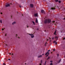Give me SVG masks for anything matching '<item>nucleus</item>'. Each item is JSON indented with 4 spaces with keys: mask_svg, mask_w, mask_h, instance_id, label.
I'll list each match as a JSON object with an SVG mask.
<instances>
[{
    "mask_svg": "<svg viewBox=\"0 0 65 65\" xmlns=\"http://www.w3.org/2000/svg\"><path fill=\"white\" fill-rule=\"evenodd\" d=\"M37 15H38V14H37V13H35L34 15L35 17H37Z\"/></svg>",
    "mask_w": 65,
    "mask_h": 65,
    "instance_id": "423d86ee",
    "label": "nucleus"
},
{
    "mask_svg": "<svg viewBox=\"0 0 65 65\" xmlns=\"http://www.w3.org/2000/svg\"><path fill=\"white\" fill-rule=\"evenodd\" d=\"M30 6L31 8H33V4H30Z\"/></svg>",
    "mask_w": 65,
    "mask_h": 65,
    "instance_id": "f257e3e1",
    "label": "nucleus"
},
{
    "mask_svg": "<svg viewBox=\"0 0 65 65\" xmlns=\"http://www.w3.org/2000/svg\"><path fill=\"white\" fill-rule=\"evenodd\" d=\"M55 39H56V40H58V37H57L56 36L55 37Z\"/></svg>",
    "mask_w": 65,
    "mask_h": 65,
    "instance_id": "6e6552de",
    "label": "nucleus"
},
{
    "mask_svg": "<svg viewBox=\"0 0 65 65\" xmlns=\"http://www.w3.org/2000/svg\"><path fill=\"white\" fill-rule=\"evenodd\" d=\"M2 30H4V29H3H3H2Z\"/></svg>",
    "mask_w": 65,
    "mask_h": 65,
    "instance_id": "f704fd0d",
    "label": "nucleus"
},
{
    "mask_svg": "<svg viewBox=\"0 0 65 65\" xmlns=\"http://www.w3.org/2000/svg\"><path fill=\"white\" fill-rule=\"evenodd\" d=\"M50 62H53V61H50Z\"/></svg>",
    "mask_w": 65,
    "mask_h": 65,
    "instance_id": "2f4dec72",
    "label": "nucleus"
},
{
    "mask_svg": "<svg viewBox=\"0 0 65 65\" xmlns=\"http://www.w3.org/2000/svg\"><path fill=\"white\" fill-rule=\"evenodd\" d=\"M19 6L20 7V8H21V6Z\"/></svg>",
    "mask_w": 65,
    "mask_h": 65,
    "instance_id": "7c9ffc66",
    "label": "nucleus"
},
{
    "mask_svg": "<svg viewBox=\"0 0 65 65\" xmlns=\"http://www.w3.org/2000/svg\"><path fill=\"white\" fill-rule=\"evenodd\" d=\"M42 57V55H41L39 56H38V58H41V57Z\"/></svg>",
    "mask_w": 65,
    "mask_h": 65,
    "instance_id": "1a4fd4ad",
    "label": "nucleus"
},
{
    "mask_svg": "<svg viewBox=\"0 0 65 65\" xmlns=\"http://www.w3.org/2000/svg\"><path fill=\"white\" fill-rule=\"evenodd\" d=\"M42 56H43V55H44V54H42Z\"/></svg>",
    "mask_w": 65,
    "mask_h": 65,
    "instance_id": "ea45409f",
    "label": "nucleus"
},
{
    "mask_svg": "<svg viewBox=\"0 0 65 65\" xmlns=\"http://www.w3.org/2000/svg\"><path fill=\"white\" fill-rule=\"evenodd\" d=\"M56 41H54L53 42L54 43H55L56 42Z\"/></svg>",
    "mask_w": 65,
    "mask_h": 65,
    "instance_id": "a878e982",
    "label": "nucleus"
},
{
    "mask_svg": "<svg viewBox=\"0 0 65 65\" xmlns=\"http://www.w3.org/2000/svg\"><path fill=\"white\" fill-rule=\"evenodd\" d=\"M46 44V43H45V44Z\"/></svg>",
    "mask_w": 65,
    "mask_h": 65,
    "instance_id": "4c0bfd02",
    "label": "nucleus"
},
{
    "mask_svg": "<svg viewBox=\"0 0 65 65\" xmlns=\"http://www.w3.org/2000/svg\"><path fill=\"white\" fill-rule=\"evenodd\" d=\"M50 40H51V39H50Z\"/></svg>",
    "mask_w": 65,
    "mask_h": 65,
    "instance_id": "4d7b16f0",
    "label": "nucleus"
},
{
    "mask_svg": "<svg viewBox=\"0 0 65 65\" xmlns=\"http://www.w3.org/2000/svg\"><path fill=\"white\" fill-rule=\"evenodd\" d=\"M8 60H10V59H8Z\"/></svg>",
    "mask_w": 65,
    "mask_h": 65,
    "instance_id": "473e14b6",
    "label": "nucleus"
},
{
    "mask_svg": "<svg viewBox=\"0 0 65 65\" xmlns=\"http://www.w3.org/2000/svg\"><path fill=\"white\" fill-rule=\"evenodd\" d=\"M47 40V41H48V40Z\"/></svg>",
    "mask_w": 65,
    "mask_h": 65,
    "instance_id": "13d9d810",
    "label": "nucleus"
},
{
    "mask_svg": "<svg viewBox=\"0 0 65 65\" xmlns=\"http://www.w3.org/2000/svg\"><path fill=\"white\" fill-rule=\"evenodd\" d=\"M50 50H48L47 52H50Z\"/></svg>",
    "mask_w": 65,
    "mask_h": 65,
    "instance_id": "c85d7f7f",
    "label": "nucleus"
},
{
    "mask_svg": "<svg viewBox=\"0 0 65 65\" xmlns=\"http://www.w3.org/2000/svg\"><path fill=\"white\" fill-rule=\"evenodd\" d=\"M42 60H41V64H42Z\"/></svg>",
    "mask_w": 65,
    "mask_h": 65,
    "instance_id": "aec40b11",
    "label": "nucleus"
},
{
    "mask_svg": "<svg viewBox=\"0 0 65 65\" xmlns=\"http://www.w3.org/2000/svg\"><path fill=\"white\" fill-rule=\"evenodd\" d=\"M41 13H43V12H44V10H41Z\"/></svg>",
    "mask_w": 65,
    "mask_h": 65,
    "instance_id": "0eeeda50",
    "label": "nucleus"
},
{
    "mask_svg": "<svg viewBox=\"0 0 65 65\" xmlns=\"http://www.w3.org/2000/svg\"><path fill=\"white\" fill-rule=\"evenodd\" d=\"M0 22H1V23H2V20H0Z\"/></svg>",
    "mask_w": 65,
    "mask_h": 65,
    "instance_id": "b1692460",
    "label": "nucleus"
},
{
    "mask_svg": "<svg viewBox=\"0 0 65 65\" xmlns=\"http://www.w3.org/2000/svg\"><path fill=\"white\" fill-rule=\"evenodd\" d=\"M59 54H57V57H59Z\"/></svg>",
    "mask_w": 65,
    "mask_h": 65,
    "instance_id": "393cba45",
    "label": "nucleus"
},
{
    "mask_svg": "<svg viewBox=\"0 0 65 65\" xmlns=\"http://www.w3.org/2000/svg\"><path fill=\"white\" fill-rule=\"evenodd\" d=\"M51 54H52V52H51Z\"/></svg>",
    "mask_w": 65,
    "mask_h": 65,
    "instance_id": "5fc2aeb1",
    "label": "nucleus"
},
{
    "mask_svg": "<svg viewBox=\"0 0 65 65\" xmlns=\"http://www.w3.org/2000/svg\"><path fill=\"white\" fill-rule=\"evenodd\" d=\"M39 65H41V64H40Z\"/></svg>",
    "mask_w": 65,
    "mask_h": 65,
    "instance_id": "79ce46f5",
    "label": "nucleus"
},
{
    "mask_svg": "<svg viewBox=\"0 0 65 65\" xmlns=\"http://www.w3.org/2000/svg\"><path fill=\"white\" fill-rule=\"evenodd\" d=\"M61 1H58V2L59 3H61Z\"/></svg>",
    "mask_w": 65,
    "mask_h": 65,
    "instance_id": "412c9836",
    "label": "nucleus"
},
{
    "mask_svg": "<svg viewBox=\"0 0 65 65\" xmlns=\"http://www.w3.org/2000/svg\"><path fill=\"white\" fill-rule=\"evenodd\" d=\"M54 37H53V38H52V39L53 40V39H54Z\"/></svg>",
    "mask_w": 65,
    "mask_h": 65,
    "instance_id": "72a5a7b5",
    "label": "nucleus"
},
{
    "mask_svg": "<svg viewBox=\"0 0 65 65\" xmlns=\"http://www.w3.org/2000/svg\"><path fill=\"white\" fill-rule=\"evenodd\" d=\"M15 22H14L13 23H12V25H14V24H15Z\"/></svg>",
    "mask_w": 65,
    "mask_h": 65,
    "instance_id": "ddd939ff",
    "label": "nucleus"
},
{
    "mask_svg": "<svg viewBox=\"0 0 65 65\" xmlns=\"http://www.w3.org/2000/svg\"><path fill=\"white\" fill-rule=\"evenodd\" d=\"M47 23V19L45 20L44 21V23L45 24H46Z\"/></svg>",
    "mask_w": 65,
    "mask_h": 65,
    "instance_id": "20e7f679",
    "label": "nucleus"
},
{
    "mask_svg": "<svg viewBox=\"0 0 65 65\" xmlns=\"http://www.w3.org/2000/svg\"><path fill=\"white\" fill-rule=\"evenodd\" d=\"M63 20H65V18H63Z\"/></svg>",
    "mask_w": 65,
    "mask_h": 65,
    "instance_id": "58836bf2",
    "label": "nucleus"
},
{
    "mask_svg": "<svg viewBox=\"0 0 65 65\" xmlns=\"http://www.w3.org/2000/svg\"><path fill=\"white\" fill-rule=\"evenodd\" d=\"M49 28H50V27H49Z\"/></svg>",
    "mask_w": 65,
    "mask_h": 65,
    "instance_id": "bf43d9fd",
    "label": "nucleus"
},
{
    "mask_svg": "<svg viewBox=\"0 0 65 65\" xmlns=\"http://www.w3.org/2000/svg\"><path fill=\"white\" fill-rule=\"evenodd\" d=\"M11 4H12L11 3Z\"/></svg>",
    "mask_w": 65,
    "mask_h": 65,
    "instance_id": "6e6d98bb",
    "label": "nucleus"
},
{
    "mask_svg": "<svg viewBox=\"0 0 65 65\" xmlns=\"http://www.w3.org/2000/svg\"><path fill=\"white\" fill-rule=\"evenodd\" d=\"M53 65V63H51L50 64V65Z\"/></svg>",
    "mask_w": 65,
    "mask_h": 65,
    "instance_id": "5701e85b",
    "label": "nucleus"
},
{
    "mask_svg": "<svg viewBox=\"0 0 65 65\" xmlns=\"http://www.w3.org/2000/svg\"><path fill=\"white\" fill-rule=\"evenodd\" d=\"M49 54H50V53L48 52H47L45 54V55H47L46 56V57H47L48 56V55H49Z\"/></svg>",
    "mask_w": 65,
    "mask_h": 65,
    "instance_id": "39448f33",
    "label": "nucleus"
},
{
    "mask_svg": "<svg viewBox=\"0 0 65 65\" xmlns=\"http://www.w3.org/2000/svg\"><path fill=\"white\" fill-rule=\"evenodd\" d=\"M16 36H18V35H16Z\"/></svg>",
    "mask_w": 65,
    "mask_h": 65,
    "instance_id": "603ef678",
    "label": "nucleus"
},
{
    "mask_svg": "<svg viewBox=\"0 0 65 65\" xmlns=\"http://www.w3.org/2000/svg\"><path fill=\"white\" fill-rule=\"evenodd\" d=\"M22 16H23V14H22Z\"/></svg>",
    "mask_w": 65,
    "mask_h": 65,
    "instance_id": "de8ad7c7",
    "label": "nucleus"
},
{
    "mask_svg": "<svg viewBox=\"0 0 65 65\" xmlns=\"http://www.w3.org/2000/svg\"><path fill=\"white\" fill-rule=\"evenodd\" d=\"M27 27H29V26H27Z\"/></svg>",
    "mask_w": 65,
    "mask_h": 65,
    "instance_id": "a19ab883",
    "label": "nucleus"
},
{
    "mask_svg": "<svg viewBox=\"0 0 65 65\" xmlns=\"http://www.w3.org/2000/svg\"><path fill=\"white\" fill-rule=\"evenodd\" d=\"M10 55H11V53H10Z\"/></svg>",
    "mask_w": 65,
    "mask_h": 65,
    "instance_id": "8fccbe9b",
    "label": "nucleus"
},
{
    "mask_svg": "<svg viewBox=\"0 0 65 65\" xmlns=\"http://www.w3.org/2000/svg\"><path fill=\"white\" fill-rule=\"evenodd\" d=\"M25 64H26V63H25Z\"/></svg>",
    "mask_w": 65,
    "mask_h": 65,
    "instance_id": "3c124183",
    "label": "nucleus"
},
{
    "mask_svg": "<svg viewBox=\"0 0 65 65\" xmlns=\"http://www.w3.org/2000/svg\"><path fill=\"white\" fill-rule=\"evenodd\" d=\"M9 6H10V4H8L5 5V7H9Z\"/></svg>",
    "mask_w": 65,
    "mask_h": 65,
    "instance_id": "7ed1b4c3",
    "label": "nucleus"
},
{
    "mask_svg": "<svg viewBox=\"0 0 65 65\" xmlns=\"http://www.w3.org/2000/svg\"><path fill=\"white\" fill-rule=\"evenodd\" d=\"M61 59H60V60H59L58 62V63H60V62H61Z\"/></svg>",
    "mask_w": 65,
    "mask_h": 65,
    "instance_id": "f8f14e48",
    "label": "nucleus"
},
{
    "mask_svg": "<svg viewBox=\"0 0 65 65\" xmlns=\"http://www.w3.org/2000/svg\"><path fill=\"white\" fill-rule=\"evenodd\" d=\"M29 35H30V36H33V34H29Z\"/></svg>",
    "mask_w": 65,
    "mask_h": 65,
    "instance_id": "9d476101",
    "label": "nucleus"
},
{
    "mask_svg": "<svg viewBox=\"0 0 65 65\" xmlns=\"http://www.w3.org/2000/svg\"><path fill=\"white\" fill-rule=\"evenodd\" d=\"M3 65H6V64H5V63H3Z\"/></svg>",
    "mask_w": 65,
    "mask_h": 65,
    "instance_id": "bb28decb",
    "label": "nucleus"
},
{
    "mask_svg": "<svg viewBox=\"0 0 65 65\" xmlns=\"http://www.w3.org/2000/svg\"><path fill=\"white\" fill-rule=\"evenodd\" d=\"M49 39H51V38H49Z\"/></svg>",
    "mask_w": 65,
    "mask_h": 65,
    "instance_id": "c03bdc74",
    "label": "nucleus"
},
{
    "mask_svg": "<svg viewBox=\"0 0 65 65\" xmlns=\"http://www.w3.org/2000/svg\"><path fill=\"white\" fill-rule=\"evenodd\" d=\"M46 61H45V63L44 64V65H45V64H46Z\"/></svg>",
    "mask_w": 65,
    "mask_h": 65,
    "instance_id": "a211bd4d",
    "label": "nucleus"
},
{
    "mask_svg": "<svg viewBox=\"0 0 65 65\" xmlns=\"http://www.w3.org/2000/svg\"><path fill=\"white\" fill-rule=\"evenodd\" d=\"M18 38H20V37H18Z\"/></svg>",
    "mask_w": 65,
    "mask_h": 65,
    "instance_id": "a18cd8bd",
    "label": "nucleus"
},
{
    "mask_svg": "<svg viewBox=\"0 0 65 65\" xmlns=\"http://www.w3.org/2000/svg\"><path fill=\"white\" fill-rule=\"evenodd\" d=\"M50 57H48V58L47 59V60H48V59H50Z\"/></svg>",
    "mask_w": 65,
    "mask_h": 65,
    "instance_id": "4be33fe9",
    "label": "nucleus"
},
{
    "mask_svg": "<svg viewBox=\"0 0 65 65\" xmlns=\"http://www.w3.org/2000/svg\"><path fill=\"white\" fill-rule=\"evenodd\" d=\"M51 22V21L50 19H48L47 20V23H50Z\"/></svg>",
    "mask_w": 65,
    "mask_h": 65,
    "instance_id": "f03ea898",
    "label": "nucleus"
},
{
    "mask_svg": "<svg viewBox=\"0 0 65 65\" xmlns=\"http://www.w3.org/2000/svg\"><path fill=\"white\" fill-rule=\"evenodd\" d=\"M12 55H13V54H12Z\"/></svg>",
    "mask_w": 65,
    "mask_h": 65,
    "instance_id": "49530a36",
    "label": "nucleus"
},
{
    "mask_svg": "<svg viewBox=\"0 0 65 65\" xmlns=\"http://www.w3.org/2000/svg\"><path fill=\"white\" fill-rule=\"evenodd\" d=\"M34 35H32V36H31V38H34Z\"/></svg>",
    "mask_w": 65,
    "mask_h": 65,
    "instance_id": "dca6fc26",
    "label": "nucleus"
},
{
    "mask_svg": "<svg viewBox=\"0 0 65 65\" xmlns=\"http://www.w3.org/2000/svg\"><path fill=\"white\" fill-rule=\"evenodd\" d=\"M56 31H55L54 33V35L56 34Z\"/></svg>",
    "mask_w": 65,
    "mask_h": 65,
    "instance_id": "f3484780",
    "label": "nucleus"
},
{
    "mask_svg": "<svg viewBox=\"0 0 65 65\" xmlns=\"http://www.w3.org/2000/svg\"><path fill=\"white\" fill-rule=\"evenodd\" d=\"M63 39H65V38H63Z\"/></svg>",
    "mask_w": 65,
    "mask_h": 65,
    "instance_id": "e433bc0d",
    "label": "nucleus"
},
{
    "mask_svg": "<svg viewBox=\"0 0 65 65\" xmlns=\"http://www.w3.org/2000/svg\"><path fill=\"white\" fill-rule=\"evenodd\" d=\"M6 45H7L6 44Z\"/></svg>",
    "mask_w": 65,
    "mask_h": 65,
    "instance_id": "09e8293b",
    "label": "nucleus"
},
{
    "mask_svg": "<svg viewBox=\"0 0 65 65\" xmlns=\"http://www.w3.org/2000/svg\"><path fill=\"white\" fill-rule=\"evenodd\" d=\"M53 51H55V49H54L53 50Z\"/></svg>",
    "mask_w": 65,
    "mask_h": 65,
    "instance_id": "c756f323",
    "label": "nucleus"
},
{
    "mask_svg": "<svg viewBox=\"0 0 65 65\" xmlns=\"http://www.w3.org/2000/svg\"><path fill=\"white\" fill-rule=\"evenodd\" d=\"M5 36H6V34Z\"/></svg>",
    "mask_w": 65,
    "mask_h": 65,
    "instance_id": "37998d69",
    "label": "nucleus"
},
{
    "mask_svg": "<svg viewBox=\"0 0 65 65\" xmlns=\"http://www.w3.org/2000/svg\"><path fill=\"white\" fill-rule=\"evenodd\" d=\"M57 44V42H56L55 43V44Z\"/></svg>",
    "mask_w": 65,
    "mask_h": 65,
    "instance_id": "cd10ccee",
    "label": "nucleus"
},
{
    "mask_svg": "<svg viewBox=\"0 0 65 65\" xmlns=\"http://www.w3.org/2000/svg\"><path fill=\"white\" fill-rule=\"evenodd\" d=\"M36 22L37 23H38V21L37 20V19H36Z\"/></svg>",
    "mask_w": 65,
    "mask_h": 65,
    "instance_id": "9b49d317",
    "label": "nucleus"
},
{
    "mask_svg": "<svg viewBox=\"0 0 65 65\" xmlns=\"http://www.w3.org/2000/svg\"><path fill=\"white\" fill-rule=\"evenodd\" d=\"M1 14H2V13L1 12Z\"/></svg>",
    "mask_w": 65,
    "mask_h": 65,
    "instance_id": "c9c22d12",
    "label": "nucleus"
},
{
    "mask_svg": "<svg viewBox=\"0 0 65 65\" xmlns=\"http://www.w3.org/2000/svg\"><path fill=\"white\" fill-rule=\"evenodd\" d=\"M51 9L53 10V9H55V8H51Z\"/></svg>",
    "mask_w": 65,
    "mask_h": 65,
    "instance_id": "4468645a",
    "label": "nucleus"
},
{
    "mask_svg": "<svg viewBox=\"0 0 65 65\" xmlns=\"http://www.w3.org/2000/svg\"><path fill=\"white\" fill-rule=\"evenodd\" d=\"M32 22L34 25H35V22H34V21H32Z\"/></svg>",
    "mask_w": 65,
    "mask_h": 65,
    "instance_id": "2eb2a0df",
    "label": "nucleus"
},
{
    "mask_svg": "<svg viewBox=\"0 0 65 65\" xmlns=\"http://www.w3.org/2000/svg\"><path fill=\"white\" fill-rule=\"evenodd\" d=\"M64 58H65V55L64 56Z\"/></svg>",
    "mask_w": 65,
    "mask_h": 65,
    "instance_id": "864d4df0",
    "label": "nucleus"
},
{
    "mask_svg": "<svg viewBox=\"0 0 65 65\" xmlns=\"http://www.w3.org/2000/svg\"><path fill=\"white\" fill-rule=\"evenodd\" d=\"M55 1L56 2H57L58 1V0H55Z\"/></svg>",
    "mask_w": 65,
    "mask_h": 65,
    "instance_id": "6ab92c4d",
    "label": "nucleus"
}]
</instances>
